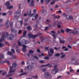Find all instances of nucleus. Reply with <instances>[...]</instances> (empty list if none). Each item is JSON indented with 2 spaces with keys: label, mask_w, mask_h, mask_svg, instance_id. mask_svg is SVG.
I'll return each mask as SVG.
<instances>
[{
  "label": "nucleus",
  "mask_w": 79,
  "mask_h": 79,
  "mask_svg": "<svg viewBox=\"0 0 79 79\" xmlns=\"http://www.w3.org/2000/svg\"><path fill=\"white\" fill-rule=\"evenodd\" d=\"M13 59H16V57L15 56H12V60Z\"/></svg>",
  "instance_id": "obj_26"
},
{
  "label": "nucleus",
  "mask_w": 79,
  "mask_h": 79,
  "mask_svg": "<svg viewBox=\"0 0 79 79\" xmlns=\"http://www.w3.org/2000/svg\"><path fill=\"white\" fill-rule=\"evenodd\" d=\"M28 13H29V11L27 12V14L24 13V14L23 15V16H27V15H28Z\"/></svg>",
  "instance_id": "obj_40"
},
{
  "label": "nucleus",
  "mask_w": 79,
  "mask_h": 79,
  "mask_svg": "<svg viewBox=\"0 0 79 79\" xmlns=\"http://www.w3.org/2000/svg\"><path fill=\"white\" fill-rule=\"evenodd\" d=\"M68 47L69 48H72V46H71V45H69V44L68 45Z\"/></svg>",
  "instance_id": "obj_45"
},
{
  "label": "nucleus",
  "mask_w": 79,
  "mask_h": 79,
  "mask_svg": "<svg viewBox=\"0 0 79 79\" xmlns=\"http://www.w3.org/2000/svg\"><path fill=\"white\" fill-rule=\"evenodd\" d=\"M29 12H28V15L29 16H30V17H32V16H34V13L31 14V10H30V11H29Z\"/></svg>",
  "instance_id": "obj_7"
},
{
  "label": "nucleus",
  "mask_w": 79,
  "mask_h": 79,
  "mask_svg": "<svg viewBox=\"0 0 79 79\" xmlns=\"http://www.w3.org/2000/svg\"><path fill=\"white\" fill-rule=\"evenodd\" d=\"M66 10L67 12L70 13V12H71V11H72V9L69 8H66Z\"/></svg>",
  "instance_id": "obj_10"
},
{
  "label": "nucleus",
  "mask_w": 79,
  "mask_h": 79,
  "mask_svg": "<svg viewBox=\"0 0 79 79\" xmlns=\"http://www.w3.org/2000/svg\"><path fill=\"white\" fill-rule=\"evenodd\" d=\"M27 29L28 30V31H31V30L32 29V28L30 26H28L27 27Z\"/></svg>",
  "instance_id": "obj_15"
},
{
  "label": "nucleus",
  "mask_w": 79,
  "mask_h": 79,
  "mask_svg": "<svg viewBox=\"0 0 79 79\" xmlns=\"http://www.w3.org/2000/svg\"><path fill=\"white\" fill-rule=\"evenodd\" d=\"M33 27H35V28H37L38 27V26H37V24L34 25L33 26Z\"/></svg>",
  "instance_id": "obj_43"
},
{
  "label": "nucleus",
  "mask_w": 79,
  "mask_h": 79,
  "mask_svg": "<svg viewBox=\"0 0 79 79\" xmlns=\"http://www.w3.org/2000/svg\"><path fill=\"white\" fill-rule=\"evenodd\" d=\"M60 44H64L65 42H66V41H64V40H62L61 39L60 40Z\"/></svg>",
  "instance_id": "obj_18"
},
{
  "label": "nucleus",
  "mask_w": 79,
  "mask_h": 79,
  "mask_svg": "<svg viewBox=\"0 0 79 79\" xmlns=\"http://www.w3.org/2000/svg\"><path fill=\"white\" fill-rule=\"evenodd\" d=\"M73 16L70 15L69 17V19H73Z\"/></svg>",
  "instance_id": "obj_41"
},
{
  "label": "nucleus",
  "mask_w": 79,
  "mask_h": 79,
  "mask_svg": "<svg viewBox=\"0 0 79 79\" xmlns=\"http://www.w3.org/2000/svg\"><path fill=\"white\" fill-rule=\"evenodd\" d=\"M56 70L53 69L51 71V73L52 74H55L56 73Z\"/></svg>",
  "instance_id": "obj_11"
},
{
  "label": "nucleus",
  "mask_w": 79,
  "mask_h": 79,
  "mask_svg": "<svg viewBox=\"0 0 79 79\" xmlns=\"http://www.w3.org/2000/svg\"><path fill=\"white\" fill-rule=\"evenodd\" d=\"M28 52L32 55V54H33V53H34V51H33L32 50H30Z\"/></svg>",
  "instance_id": "obj_23"
},
{
  "label": "nucleus",
  "mask_w": 79,
  "mask_h": 79,
  "mask_svg": "<svg viewBox=\"0 0 79 79\" xmlns=\"http://www.w3.org/2000/svg\"><path fill=\"white\" fill-rule=\"evenodd\" d=\"M12 68H16L17 67V64L16 63L14 62L12 64Z\"/></svg>",
  "instance_id": "obj_12"
},
{
  "label": "nucleus",
  "mask_w": 79,
  "mask_h": 79,
  "mask_svg": "<svg viewBox=\"0 0 79 79\" xmlns=\"http://www.w3.org/2000/svg\"><path fill=\"white\" fill-rule=\"evenodd\" d=\"M6 74H7V72H3V73H2V76H4V75H5Z\"/></svg>",
  "instance_id": "obj_27"
},
{
  "label": "nucleus",
  "mask_w": 79,
  "mask_h": 79,
  "mask_svg": "<svg viewBox=\"0 0 79 79\" xmlns=\"http://www.w3.org/2000/svg\"><path fill=\"white\" fill-rule=\"evenodd\" d=\"M6 6H10V2H6Z\"/></svg>",
  "instance_id": "obj_17"
},
{
  "label": "nucleus",
  "mask_w": 79,
  "mask_h": 79,
  "mask_svg": "<svg viewBox=\"0 0 79 79\" xmlns=\"http://www.w3.org/2000/svg\"><path fill=\"white\" fill-rule=\"evenodd\" d=\"M52 37H54L53 39H56V35H52Z\"/></svg>",
  "instance_id": "obj_47"
},
{
  "label": "nucleus",
  "mask_w": 79,
  "mask_h": 79,
  "mask_svg": "<svg viewBox=\"0 0 79 79\" xmlns=\"http://www.w3.org/2000/svg\"><path fill=\"white\" fill-rule=\"evenodd\" d=\"M8 23H9V24H10V21H9V20L7 21L6 23V25L8 24Z\"/></svg>",
  "instance_id": "obj_46"
},
{
  "label": "nucleus",
  "mask_w": 79,
  "mask_h": 79,
  "mask_svg": "<svg viewBox=\"0 0 79 79\" xmlns=\"http://www.w3.org/2000/svg\"><path fill=\"white\" fill-rule=\"evenodd\" d=\"M19 22H20L21 26H22V24H23V21H19Z\"/></svg>",
  "instance_id": "obj_57"
},
{
  "label": "nucleus",
  "mask_w": 79,
  "mask_h": 79,
  "mask_svg": "<svg viewBox=\"0 0 79 79\" xmlns=\"http://www.w3.org/2000/svg\"><path fill=\"white\" fill-rule=\"evenodd\" d=\"M31 55L30 53H29V52H28V53L27 54V56H28V57H30L31 56Z\"/></svg>",
  "instance_id": "obj_50"
},
{
  "label": "nucleus",
  "mask_w": 79,
  "mask_h": 79,
  "mask_svg": "<svg viewBox=\"0 0 79 79\" xmlns=\"http://www.w3.org/2000/svg\"><path fill=\"white\" fill-rule=\"evenodd\" d=\"M23 48H22V50L23 52H26V48L27 46L25 45H23Z\"/></svg>",
  "instance_id": "obj_8"
},
{
  "label": "nucleus",
  "mask_w": 79,
  "mask_h": 79,
  "mask_svg": "<svg viewBox=\"0 0 79 79\" xmlns=\"http://www.w3.org/2000/svg\"><path fill=\"white\" fill-rule=\"evenodd\" d=\"M40 63H44V60H40Z\"/></svg>",
  "instance_id": "obj_51"
},
{
  "label": "nucleus",
  "mask_w": 79,
  "mask_h": 79,
  "mask_svg": "<svg viewBox=\"0 0 79 79\" xmlns=\"http://www.w3.org/2000/svg\"><path fill=\"white\" fill-rule=\"evenodd\" d=\"M69 50V49L68 48H65V49L64 50V51H65L66 52H67V51H68Z\"/></svg>",
  "instance_id": "obj_42"
},
{
  "label": "nucleus",
  "mask_w": 79,
  "mask_h": 79,
  "mask_svg": "<svg viewBox=\"0 0 79 79\" xmlns=\"http://www.w3.org/2000/svg\"><path fill=\"white\" fill-rule=\"evenodd\" d=\"M15 70L16 69H14V68L13 67H10V70L9 71V74L15 72Z\"/></svg>",
  "instance_id": "obj_5"
},
{
  "label": "nucleus",
  "mask_w": 79,
  "mask_h": 79,
  "mask_svg": "<svg viewBox=\"0 0 79 79\" xmlns=\"http://www.w3.org/2000/svg\"><path fill=\"white\" fill-rule=\"evenodd\" d=\"M3 45V44L0 43V47H2Z\"/></svg>",
  "instance_id": "obj_62"
},
{
  "label": "nucleus",
  "mask_w": 79,
  "mask_h": 79,
  "mask_svg": "<svg viewBox=\"0 0 79 79\" xmlns=\"http://www.w3.org/2000/svg\"><path fill=\"white\" fill-rule=\"evenodd\" d=\"M71 31V30L69 28H67L66 29V31L67 32H70Z\"/></svg>",
  "instance_id": "obj_25"
},
{
  "label": "nucleus",
  "mask_w": 79,
  "mask_h": 79,
  "mask_svg": "<svg viewBox=\"0 0 79 79\" xmlns=\"http://www.w3.org/2000/svg\"><path fill=\"white\" fill-rule=\"evenodd\" d=\"M3 22V19H0V24Z\"/></svg>",
  "instance_id": "obj_64"
},
{
  "label": "nucleus",
  "mask_w": 79,
  "mask_h": 79,
  "mask_svg": "<svg viewBox=\"0 0 79 79\" xmlns=\"http://www.w3.org/2000/svg\"><path fill=\"white\" fill-rule=\"evenodd\" d=\"M34 78H36V79H37V78H38V76H37V75L34 76Z\"/></svg>",
  "instance_id": "obj_54"
},
{
  "label": "nucleus",
  "mask_w": 79,
  "mask_h": 79,
  "mask_svg": "<svg viewBox=\"0 0 79 79\" xmlns=\"http://www.w3.org/2000/svg\"><path fill=\"white\" fill-rule=\"evenodd\" d=\"M26 74H27V73H24L20 74L19 76H23L24 75H26Z\"/></svg>",
  "instance_id": "obj_30"
},
{
  "label": "nucleus",
  "mask_w": 79,
  "mask_h": 79,
  "mask_svg": "<svg viewBox=\"0 0 79 79\" xmlns=\"http://www.w3.org/2000/svg\"><path fill=\"white\" fill-rule=\"evenodd\" d=\"M8 13H9V15H11L12 14V12L11 10H9L7 12Z\"/></svg>",
  "instance_id": "obj_39"
},
{
  "label": "nucleus",
  "mask_w": 79,
  "mask_h": 79,
  "mask_svg": "<svg viewBox=\"0 0 79 79\" xmlns=\"http://www.w3.org/2000/svg\"><path fill=\"white\" fill-rule=\"evenodd\" d=\"M18 34L19 35H20V34H22V30H19Z\"/></svg>",
  "instance_id": "obj_24"
},
{
  "label": "nucleus",
  "mask_w": 79,
  "mask_h": 79,
  "mask_svg": "<svg viewBox=\"0 0 79 79\" xmlns=\"http://www.w3.org/2000/svg\"><path fill=\"white\" fill-rule=\"evenodd\" d=\"M65 56H66V55H62V56H61L60 58H64V57H65Z\"/></svg>",
  "instance_id": "obj_49"
},
{
  "label": "nucleus",
  "mask_w": 79,
  "mask_h": 79,
  "mask_svg": "<svg viewBox=\"0 0 79 79\" xmlns=\"http://www.w3.org/2000/svg\"><path fill=\"white\" fill-rule=\"evenodd\" d=\"M13 75V74H11L9 75H6V77H10V76H11Z\"/></svg>",
  "instance_id": "obj_22"
},
{
  "label": "nucleus",
  "mask_w": 79,
  "mask_h": 79,
  "mask_svg": "<svg viewBox=\"0 0 79 79\" xmlns=\"http://www.w3.org/2000/svg\"><path fill=\"white\" fill-rule=\"evenodd\" d=\"M22 43H23L25 44V42H26V40H25L24 39H23L22 40Z\"/></svg>",
  "instance_id": "obj_37"
},
{
  "label": "nucleus",
  "mask_w": 79,
  "mask_h": 79,
  "mask_svg": "<svg viewBox=\"0 0 79 79\" xmlns=\"http://www.w3.org/2000/svg\"><path fill=\"white\" fill-rule=\"evenodd\" d=\"M60 54L59 53H58V54H56L55 55V56H60Z\"/></svg>",
  "instance_id": "obj_34"
},
{
  "label": "nucleus",
  "mask_w": 79,
  "mask_h": 79,
  "mask_svg": "<svg viewBox=\"0 0 79 79\" xmlns=\"http://www.w3.org/2000/svg\"><path fill=\"white\" fill-rule=\"evenodd\" d=\"M11 52H12V53H15V50L14 49H11Z\"/></svg>",
  "instance_id": "obj_55"
},
{
  "label": "nucleus",
  "mask_w": 79,
  "mask_h": 79,
  "mask_svg": "<svg viewBox=\"0 0 79 79\" xmlns=\"http://www.w3.org/2000/svg\"><path fill=\"white\" fill-rule=\"evenodd\" d=\"M34 58H35V59H36V60H39V58L38 57L36 56H34Z\"/></svg>",
  "instance_id": "obj_33"
},
{
  "label": "nucleus",
  "mask_w": 79,
  "mask_h": 79,
  "mask_svg": "<svg viewBox=\"0 0 79 79\" xmlns=\"http://www.w3.org/2000/svg\"><path fill=\"white\" fill-rule=\"evenodd\" d=\"M41 13H42V14H44V10H42L41 11Z\"/></svg>",
  "instance_id": "obj_58"
},
{
  "label": "nucleus",
  "mask_w": 79,
  "mask_h": 79,
  "mask_svg": "<svg viewBox=\"0 0 79 79\" xmlns=\"http://www.w3.org/2000/svg\"><path fill=\"white\" fill-rule=\"evenodd\" d=\"M2 38L0 39V42H3L4 41V38L6 39L7 38L8 40H12V39L15 37V36L13 35H9L8 34V32H3L2 35Z\"/></svg>",
  "instance_id": "obj_1"
},
{
  "label": "nucleus",
  "mask_w": 79,
  "mask_h": 79,
  "mask_svg": "<svg viewBox=\"0 0 79 79\" xmlns=\"http://www.w3.org/2000/svg\"><path fill=\"white\" fill-rule=\"evenodd\" d=\"M69 16L70 15H67L66 18L67 19H69Z\"/></svg>",
  "instance_id": "obj_38"
},
{
  "label": "nucleus",
  "mask_w": 79,
  "mask_h": 79,
  "mask_svg": "<svg viewBox=\"0 0 79 79\" xmlns=\"http://www.w3.org/2000/svg\"><path fill=\"white\" fill-rule=\"evenodd\" d=\"M28 38H32L33 39H35L38 36V35H34L31 33H28Z\"/></svg>",
  "instance_id": "obj_3"
},
{
  "label": "nucleus",
  "mask_w": 79,
  "mask_h": 79,
  "mask_svg": "<svg viewBox=\"0 0 79 79\" xmlns=\"http://www.w3.org/2000/svg\"><path fill=\"white\" fill-rule=\"evenodd\" d=\"M34 1L32 0L31 1V3L29 5V6H34Z\"/></svg>",
  "instance_id": "obj_13"
},
{
  "label": "nucleus",
  "mask_w": 79,
  "mask_h": 79,
  "mask_svg": "<svg viewBox=\"0 0 79 79\" xmlns=\"http://www.w3.org/2000/svg\"><path fill=\"white\" fill-rule=\"evenodd\" d=\"M7 54L8 55H12V53L10 52H8L7 53Z\"/></svg>",
  "instance_id": "obj_36"
},
{
  "label": "nucleus",
  "mask_w": 79,
  "mask_h": 79,
  "mask_svg": "<svg viewBox=\"0 0 79 79\" xmlns=\"http://www.w3.org/2000/svg\"><path fill=\"white\" fill-rule=\"evenodd\" d=\"M44 59H45L46 60H49L50 59V58H49V57L48 56H46L44 57Z\"/></svg>",
  "instance_id": "obj_35"
},
{
  "label": "nucleus",
  "mask_w": 79,
  "mask_h": 79,
  "mask_svg": "<svg viewBox=\"0 0 79 79\" xmlns=\"http://www.w3.org/2000/svg\"><path fill=\"white\" fill-rule=\"evenodd\" d=\"M27 33V31H25L23 32V36H26V34Z\"/></svg>",
  "instance_id": "obj_20"
},
{
  "label": "nucleus",
  "mask_w": 79,
  "mask_h": 79,
  "mask_svg": "<svg viewBox=\"0 0 79 79\" xmlns=\"http://www.w3.org/2000/svg\"><path fill=\"white\" fill-rule=\"evenodd\" d=\"M57 27L58 28H61V25H58L57 26Z\"/></svg>",
  "instance_id": "obj_56"
},
{
  "label": "nucleus",
  "mask_w": 79,
  "mask_h": 79,
  "mask_svg": "<svg viewBox=\"0 0 79 79\" xmlns=\"http://www.w3.org/2000/svg\"><path fill=\"white\" fill-rule=\"evenodd\" d=\"M42 71H43V72H45V71H46V69H43L42 70Z\"/></svg>",
  "instance_id": "obj_59"
},
{
  "label": "nucleus",
  "mask_w": 79,
  "mask_h": 79,
  "mask_svg": "<svg viewBox=\"0 0 79 79\" xmlns=\"http://www.w3.org/2000/svg\"><path fill=\"white\" fill-rule=\"evenodd\" d=\"M63 16H64V17H65V16H66V14L64 13L63 14Z\"/></svg>",
  "instance_id": "obj_63"
},
{
  "label": "nucleus",
  "mask_w": 79,
  "mask_h": 79,
  "mask_svg": "<svg viewBox=\"0 0 79 79\" xmlns=\"http://www.w3.org/2000/svg\"><path fill=\"white\" fill-rule=\"evenodd\" d=\"M18 44L20 46H21V45H22V44H21V43L20 41H19Z\"/></svg>",
  "instance_id": "obj_48"
},
{
  "label": "nucleus",
  "mask_w": 79,
  "mask_h": 79,
  "mask_svg": "<svg viewBox=\"0 0 79 79\" xmlns=\"http://www.w3.org/2000/svg\"><path fill=\"white\" fill-rule=\"evenodd\" d=\"M57 65H56L54 66V69H55L57 71H58V69H57Z\"/></svg>",
  "instance_id": "obj_29"
},
{
  "label": "nucleus",
  "mask_w": 79,
  "mask_h": 79,
  "mask_svg": "<svg viewBox=\"0 0 79 79\" xmlns=\"http://www.w3.org/2000/svg\"><path fill=\"white\" fill-rule=\"evenodd\" d=\"M54 18L55 19H59V18H60V16H54Z\"/></svg>",
  "instance_id": "obj_32"
},
{
  "label": "nucleus",
  "mask_w": 79,
  "mask_h": 79,
  "mask_svg": "<svg viewBox=\"0 0 79 79\" xmlns=\"http://www.w3.org/2000/svg\"><path fill=\"white\" fill-rule=\"evenodd\" d=\"M2 61H1V63H7V64H9V65L10 64V63L8 61L6 60L5 61H3V62H2Z\"/></svg>",
  "instance_id": "obj_14"
},
{
  "label": "nucleus",
  "mask_w": 79,
  "mask_h": 79,
  "mask_svg": "<svg viewBox=\"0 0 79 79\" xmlns=\"http://www.w3.org/2000/svg\"><path fill=\"white\" fill-rule=\"evenodd\" d=\"M55 0H53V2H51V5H53L54 4H55Z\"/></svg>",
  "instance_id": "obj_31"
},
{
  "label": "nucleus",
  "mask_w": 79,
  "mask_h": 79,
  "mask_svg": "<svg viewBox=\"0 0 79 79\" xmlns=\"http://www.w3.org/2000/svg\"><path fill=\"white\" fill-rule=\"evenodd\" d=\"M79 31H73L71 32V33H70V34H79Z\"/></svg>",
  "instance_id": "obj_9"
},
{
  "label": "nucleus",
  "mask_w": 79,
  "mask_h": 79,
  "mask_svg": "<svg viewBox=\"0 0 79 79\" xmlns=\"http://www.w3.org/2000/svg\"><path fill=\"white\" fill-rule=\"evenodd\" d=\"M51 1V0H45V2L47 4H48V3Z\"/></svg>",
  "instance_id": "obj_21"
},
{
  "label": "nucleus",
  "mask_w": 79,
  "mask_h": 79,
  "mask_svg": "<svg viewBox=\"0 0 79 79\" xmlns=\"http://www.w3.org/2000/svg\"><path fill=\"white\" fill-rule=\"evenodd\" d=\"M44 76L46 78H49L51 76V74L49 72H46L44 73Z\"/></svg>",
  "instance_id": "obj_4"
},
{
  "label": "nucleus",
  "mask_w": 79,
  "mask_h": 79,
  "mask_svg": "<svg viewBox=\"0 0 79 79\" xmlns=\"http://www.w3.org/2000/svg\"><path fill=\"white\" fill-rule=\"evenodd\" d=\"M40 38L41 39V42H42V43L43 42V40H44V37H43L42 36H40Z\"/></svg>",
  "instance_id": "obj_28"
},
{
  "label": "nucleus",
  "mask_w": 79,
  "mask_h": 79,
  "mask_svg": "<svg viewBox=\"0 0 79 79\" xmlns=\"http://www.w3.org/2000/svg\"><path fill=\"white\" fill-rule=\"evenodd\" d=\"M13 8V6H8L7 7V9H8V10H10V9H12V8Z\"/></svg>",
  "instance_id": "obj_19"
},
{
  "label": "nucleus",
  "mask_w": 79,
  "mask_h": 79,
  "mask_svg": "<svg viewBox=\"0 0 79 79\" xmlns=\"http://www.w3.org/2000/svg\"><path fill=\"white\" fill-rule=\"evenodd\" d=\"M48 53L49 56H53V54L54 53V50L52 48H51L50 51H48Z\"/></svg>",
  "instance_id": "obj_2"
},
{
  "label": "nucleus",
  "mask_w": 79,
  "mask_h": 79,
  "mask_svg": "<svg viewBox=\"0 0 79 79\" xmlns=\"http://www.w3.org/2000/svg\"><path fill=\"white\" fill-rule=\"evenodd\" d=\"M61 32H62V33H64V31L63 29H61Z\"/></svg>",
  "instance_id": "obj_60"
},
{
  "label": "nucleus",
  "mask_w": 79,
  "mask_h": 79,
  "mask_svg": "<svg viewBox=\"0 0 79 79\" xmlns=\"http://www.w3.org/2000/svg\"><path fill=\"white\" fill-rule=\"evenodd\" d=\"M2 16H6V13H3L2 14Z\"/></svg>",
  "instance_id": "obj_61"
},
{
  "label": "nucleus",
  "mask_w": 79,
  "mask_h": 79,
  "mask_svg": "<svg viewBox=\"0 0 79 79\" xmlns=\"http://www.w3.org/2000/svg\"><path fill=\"white\" fill-rule=\"evenodd\" d=\"M46 21L47 23H50V20L48 19H47L46 20Z\"/></svg>",
  "instance_id": "obj_52"
},
{
  "label": "nucleus",
  "mask_w": 79,
  "mask_h": 79,
  "mask_svg": "<svg viewBox=\"0 0 79 79\" xmlns=\"http://www.w3.org/2000/svg\"><path fill=\"white\" fill-rule=\"evenodd\" d=\"M60 24V22L59 21H56L54 23V24L55 25H57V24Z\"/></svg>",
  "instance_id": "obj_16"
},
{
  "label": "nucleus",
  "mask_w": 79,
  "mask_h": 79,
  "mask_svg": "<svg viewBox=\"0 0 79 79\" xmlns=\"http://www.w3.org/2000/svg\"><path fill=\"white\" fill-rule=\"evenodd\" d=\"M20 16V12L19 11H17V12L15 14L14 18H18Z\"/></svg>",
  "instance_id": "obj_6"
},
{
  "label": "nucleus",
  "mask_w": 79,
  "mask_h": 79,
  "mask_svg": "<svg viewBox=\"0 0 79 79\" xmlns=\"http://www.w3.org/2000/svg\"><path fill=\"white\" fill-rule=\"evenodd\" d=\"M39 16V15L37 14L35 16V20H36L37 19V17Z\"/></svg>",
  "instance_id": "obj_44"
},
{
  "label": "nucleus",
  "mask_w": 79,
  "mask_h": 79,
  "mask_svg": "<svg viewBox=\"0 0 79 79\" xmlns=\"http://www.w3.org/2000/svg\"><path fill=\"white\" fill-rule=\"evenodd\" d=\"M30 43V42L29 41H27L25 42V44H29Z\"/></svg>",
  "instance_id": "obj_53"
}]
</instances>
